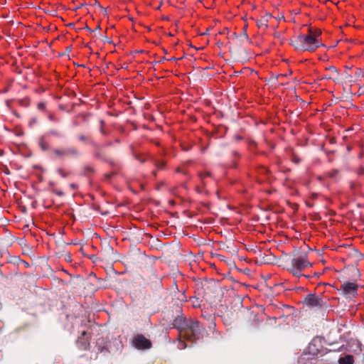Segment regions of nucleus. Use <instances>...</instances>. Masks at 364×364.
Listing matches in <instances>:
<instances>
[{
    "label": "nucleus",
    "instance_id": "dca6fc26",
    "mask_svg": "<svg viewBox=\"0 0 364 364\" xmlns=\"http://www.w3.org/2000/svg\"><path fill=\"white\" fill-rule=\"evenodd\" d=\"M327 70L331 73L330 75H333V77H334L335 75H337V74H338L336 68L333 66H331V67L328 68Z\"/></svg>",
    "mask_w": 364,
    "mask_h": 364
},
{
    "label": "nucleus",
    "instance_id": "a878e982",
    "mask_svg": "<svg viewBox=\"0 0 364 364\" xmlns=\"http://www.w3.org/2000/svg\"><path fill=\"white\" fill-rule=\"evenodd\" d=\"M100 132L102 134H107V132L105 131L103 127H100Z\"/></svg>",
    "mask_w": 364,
    "mask_h": 364
},
{
    "label": "nucleus",
    "instance_id": "39448f33",
    "mask_svg": "<svg viewBox=\"0 0 364 364\" xmlns=\"http://www.w3.org/2000/svg\"><path fill=\"white\" fill-rule=\"evenodd\" d=\"M134 347L139 350L149 349L151 346V341L142 335H137L133 341Z\"/></svg>",
    "mask_w": 364,
    "mask_h": 364
},
{
    "label": "nucleus",
    "instance_id": "f03ea898",
    "mask_svg": "<svg viewBox=\"0 0 364 364\" xmlns=\"http://www.w3.org/2000/svg\"><path fill=\"white\" fill-rule=\"evenodd\" d=\"M321 35L319 31L309 29L308 34H299L295 40V48L304 51H314L322 46L318 38Z\"/></svg>",
    "mask_w": 364,
    "mask_h": 364
},
{
    "label": "nucleus",
    "instance_id": "4468645a",
    "mask_svg": "<svg viewBox=\"0 0 364 364\" xmlns=\"http://www.w3.org/2000/svg\"><path fill=\"white\" fill-rule=\"evenodd\" d=\"M47 135H53V136H55L57 137H62L63 136V134L60 132H58L57 130H54V129L50 130L47 133Z\"/></svg>",
    "mask_w": 364,
    "mask_h": 364
},
{
    "label": "nucleus",
    "instance_id": "0eeeda50",
    "mask_svg": "<svg viewBox=\"0 0 364 364\" xmlns=\"http://www.w3.org/2000/svg\"><path fill=\"white\" fill-rule=\"evenodd\" d=\"M305 303L311 307H321L323 305V299L316 294L307 295Z\"/></svg>",
    "mask_w": 364,
    "mask_h": 364
},
{
    "label": "nucleus",
    "instance_id": "c85d7f7f",
    "mask_svg": "<svg viewBox=\"0 0 364 364\" xmlns=\"http://www.w3.org/2000/svg\"><path fill=\"white\" fill-rule=\"evenodd\" d=\"M49 186H54V183L53 181H50L49 182Z\"/></svg>",
    "mask_w": 364,
    "mask_h": 364
},
{
    "label": "nucleus",
    "instance_id": "f257e3e1",
    "mask_svg": "<svg viewBox=\"0 0 364 364\" xmlns=\"http://www.w3.org/2000/svg\"><path fill=\"white\" fill-rule=\"evenodd\" d=\"M173 326L179 332L180 340L178 343L179 349H184L187 347L185 341L196 343L203 338L205 328L196 319L178 317L174 320Z\"/></svg>",
    "mask_w": 364,
    "mask_h": 364
},
{
    "label": "nucleus",
    "instance_id": "f8f14e48",
    "mask_svg": "<svg viewBox=\"0 0 364 364\" xmlns=\"http://www.w3.org/2000/svg\"><path fill=\"white\" fill-rule=\"evenodd\" d=\"M153 162L154 163L156 167L159 170L163 169L165 166V162L164 161H159L157 159H154V160H153Z\"/></svg>",
    "mask_w": 364,
    "mask_h": 364
},
{
    "label": "nucleus",
    "instance_id": "cd10ccee",
    "mask_svg": "<svg viewBox=\"0 0 364 364\" xmlns=\"http://www.w3.org/2000/svg\"><path fill=\"white\" fill-rule=\"evenodd\" d=\"M100 124H101V127H103V125H104V124H105V122H104L102 119H101V120L100 121Z\"/></svg>",
    "mask_w": 364,
    "mask_h": 364
},
{
    "label": "nucleus",
    "instance_id": "6ab92c4d",
    "mask_svg": "<svg viewBox=\"0 0 364 364\" xmlns=\"http://www.w3.org/2000/svg\"><path fill=\"white\" fill-rule=\"evenodd\" d=\"M78 139L81 141L86 142L88 140V137L83 134H80L78 136Z\"/></svg>",
    "mask_w": 364,
    "mask_h": 364
},
{
    "label": "nucleus",
    "instance_id": "412c9836",
    "mask_svg": "<svg viewBox=\"0 0 364 364\" xmlns=\"http://www.w3.org/2000/svg\"><path fill=\"white\" fill-rule=\"evenodd\" d=\"M97 344L98 346L99 350H100L101 352H103L104 350H107V346L101 347L100 346V343L99 342H97Z\"/></svg>",
    "mask_w": 364,
    "mask_h": 364
},
{
    "label": "nucleus",
    "instance_id": "393cba45",
    "mask_svg": "<svg viewBox=\"0 0 364 364\" xmlns=\"http://www.w3.org/2000/svg\"><path fill=\"white\" fill-rule=\"evenodd\" d=\"M49 119L51 120V121H58L55 117L53 115V114H50L49 117H48Z\"/></svg>",
    "mask_w": 364,
    "mask_h": 364
},
{
    "label": "nucleus",
    "instance_id": "9d476101",
    "mask_svg": "<svg viewBox=\"0 0 364 364\" xmlns=\"http://www.w3.org/2000/svg\"><path fill=\"white\" fill-rule=\"evenodd\" d=\"M77 344L81 349L84 350L87 349L89 346V343L84 338H80L77 340Z\"/></svg>",
    "mask_w": 364,
    "mask_h": 364
},
{
    "label": "nucleus",
    "instance_id": "f704fd0d",
    "mask_svg": "<svg viewBox=\"0 0 364 364\" xmlns=\"http://www.w3.org/2000/svg\"><path fill=\"white\" fill-rule=\"evenodd\" d=\"M116 142L119 143V139H116Z\"/></svg>",
    "mask_w": 364,
    "mask_h": 364
},
{
    "label": "nucleus",
    "instance_id": "f3484780",
    "mask_svg": "<svg viewBox=\"0 0 364 364\" xmlns=\"http://www.w3.org/2000/svg\"><path fill=\"white\" fill-rule=\"evenodd\" d=\"M57 172H58V173L60 176H62L63 178H66V177H67V176H68V174H67V173L64 171V170H63V168H58L57 169Z\"/></svg>",
    "mask_w": 364,
    "mask_h": 364
},
{
    "label": "nucleus",
    "instance_id": "6e6552de",
    "mask_svg": "<svg viewBox=\"0 0 364 364\" xmlns=\"http://www.w3.org/2000/svg\"><path fill=\"white\" fill-rule=\"evenodd\" d=\"M354 359L353 357L350 355H346L345 357H342L339 358L340 364H353Z\"/></svg>",
    "mask_w": 364,
    "mask_h": 364
},
{
    "label": "nucleus",
    "instance_id": "ddd939ff",
    "mask_svg": "<svg viewBox=\"0 0 364 364\" xmlns=\"http://www.w3.org/2000/svg\"><path fill=\"white\" fill-rule=\"evenodd\" d=\"M211 176V174L208 171L201 172V173H198V176H199V178H200V180L202 181V182L203 183H204V178L205 177H208V176Z\"/></svg>",
    "mask_w": 364,
    "mask_h": 364
},
{
    "label": "nucleus",
    "instance_id": "4be33fe9",
    "mask_svg": "<svg viewBox=\"0 0 364 364\" xmlns=\"http://www.w3.org/2000/svg\"><path fill=\"white\" fill-rule=\"evenodd\" d=\"M337 173H338V171H332V172H330V173H328V175H329V176H330L331 178H335V177L336 176Z\"/></svg>",
    "mask_w": 364,
    "mask_h": 364
},
{
    "label": "nucleus",
    "instance_id": "9b49d317",
    "mask_svg": "<svg viewBox=\"0 0 364 364\" xmlns=\"http://www.w3.org/2000/svg\"><path fill=\"white\" fill-rule=\"evenodd\" d=\"M38 144H39L40 147L41 148V149L43 151H46V150L48 149V148H49V144L48 142H46L45 141L43 136L39 139Z\"/></svg>",
    "mask_w": 364,
    "mask_h": 364
},
{
    "label": "nucleus",
    "instance_id": "aec40b11",
    "mask_svg": "<svg viewBox=\"0 0 364 364\" xmlns=\"http://www.w3.org/2000/svg\"><path fill=\"white\" fill-rule=\"evenodd\" d=\"M53 192H54L56 195L59 196H63L64 195V193L62 191L54 189L53 190Z\"/></svg>",
    "mask_w": 364,
    "mask_h": 364
},
{
    "label": "nucleus",
    "instance_id": "c756f323",
    "mask_svg": "<svg viewBox=\"0 0 364 364\" xmlns=\"http://www.w3.org/2000/svg\"><path fill=\"white\" fill-rule=\"evenodd\" d=\"M141 163H144L145 160L144 159H138Z\"/></svg>",
    "mask_w": 364,
    "mask_h": 364
},
{
    "label": "nucleus",
    "instance_id": "5701e85b",
    "mask_svg": "<svg viewBox=\"0 0 364 364\" xmlns=\"http://www.w3.org/2000/svg\"><path fill=\"white\" fill-rule=\"evenodd\" d=\"M45 107H46V105H45V104H44V103H43V102H41V103H39V104L38 105V108L39 109H44V108H45Z\"/></svg>",
    "mask_w": 364,
    "mask_h": 364
},
{
    "label": "nucleus",
    "instance_id": "b1692460",
    "mask_svg": "<svg viewBox=\"0 0 364 364\" xmlns=\"http://www.w3.org/2000/svg\"><path fill=\"white\" fill-rule=\"evenodd\" d=\"M333 77V75H326L323 78L330 80L332 79Z\"/></svg>",
    "mask_w": 364,
    "mask_h": 364
},
{
    "label": "nucleus",
    "instance_id": "20e7f679",
    "mask_svg": "<svg viewBox=\"0 0 364 364\" xmlns=\"http://www.w3.org/2000/svg\"><path fill=\"white\" fill-rule=\"evenodd\" d=\"M53 151L60 159H64L65 157H77L80 154L78 150L73 146L64 149H54Z\"/></svg>",
    "mask_w": 364,
    "mask_h": 364
},
{
    "label": "nucleus",
    "instance_id": "a211bd4d",
    "mask_svg": "<svg viewBox=\"0 0 364 364\" xmlns=\"http://www.w3.org/2000/svg\"><path fill=\"white\" fill-rule=\"evenodd\" d=\"M191 300L192 301V304L193 307L196 308L200 306V303L198 299L196 298H191Z\"/></svg>",
    "mask_w": 364,
    "mask_h": 364
},
{
    "label": "nucleus",
    "instance_id": "7c9ffc66",
    "mask_svg": "<svg viewBox=\"0 0 364 364\" xmlns=\"http://www.w3.org/2000/svg\"><path fill=\"white\" fill-rule=\"evenodd\" d=\"M361 73V70H358V73H357V75H360Z\"/></svg>",
    "mask_w": 364,
    "mask_h": 364
},
{
    "label": "nucleus",
    "instance_id": "7ed1b4c3",
    "mask_svg": "<svg viewBox=\"0 0 364 364\" xmlns=\"http://www.w3.org/2000/svg\"><path fill=\"white\" fill-rule=\"evenodd\" d=\"M358 288V285L356 283L346 282L341 285L340 290L347 298H352L357 295Z\"/></svg>",
    "mask_w": 364,
    "mask_h": 364
},
{
    "label": "nucleus",
    "instance_id": "1a4fd4ad",
    "mask_svg": "<svg viewBox=\"0 0 364 364\" xmlns=\"http://www.w3.org/2000/svg\"><path fill=\"white\" fill-rule=\"evenodd\" d=\"M257 25L259 28L265 29L267 28V20L265 18H262L257 21Z\"/></svg>",
    "mask_w": 364,
    "mask_h": 364
},
{
    "label": "nucleus",
    "instance_id": "2eb2a0df",
    "mask_svg": "<svg viewBox=\"0 0 364 364\" xmlns=\"http://www.w3.org/2000/svg\"><path fill=\"white\" fill-rule=\"evenodd\" d=\"M291 272H292V274H293L294 276H296V277H301V276H304V274L301 273V270H299V269H295V268L291 267Z\"/></svg>",
    "mask_w": 364,
    "mask_h": 364
},
{
    "label": "nucleus",
    "instance_id": "423d86ee",
    "mask_svg": "<svg viewBox=\"0 0 364 364\" xmlns=\"http://www.w3.org/2000/svg\"><path fill=\"white\" fill-rule=\"evenodd\" d=\"M311 266V264L304 257L294 258L291 261V267L299 270H304Z\"/></svg>",
    "mask_w": 364,
    "mask_h": 364
},
{
    "label": "nucleus",
    "instance_id": "72a5a7b5",
    "mask_svg": "<svg viewBox=\"0 0 364 364\" xmlns=\"http://www.w3.org/2000/svg\"><path fill=\"white\" fill-rule=\"evenodd\" d=\"M171 60H176V58H172Z\"/></svg>",
    "mask_w": 364,
    "mask_h": 364
},
{
    "label": "nucleus",
    "instance_id": "2f4dec72",
    "mask_svg": "<svg viewBox=\"0 0 364 364\" xmlns=\"http://www.w3.org/2000/svg\"><path fill=\"white\" fill-rule=\"evenodd\" d=\"M86 333L85 331L82 332V336H85Z\"/></svg>",
    "mask_w": 364,
    "mask_h": 364
},
{
    "label": "nucleus",
    "instance_id": "bb28decb",
    "mask_svg": "<svg viewBox=\"0 0 364 364\" xmlns=\"http://www.w3.org/2000/svg\"><path fill=\"white\" fill-rule=\"evenodd\" d=\"M70 187L72 188V189H75L76 188V185L75 183H70Z\"/></svg>",
    "mask_w": 364,
    "mask_h": 364
},
{
    "label": "nucleus",
    "instance_id": "473e14b6",
    "mask_svg": "<svg viewBox=\"0 0 364 364\" xmlns=\"http://www.w3.org/2000/svg\"><path fill=\"white\" fill-rule=\"evenodd\" d=\"M313 345V342L310 343L309 348H311V346Z\"/></svg>",
    "mask_w": 364,
    "mask_h": 364
}]
</instances>
